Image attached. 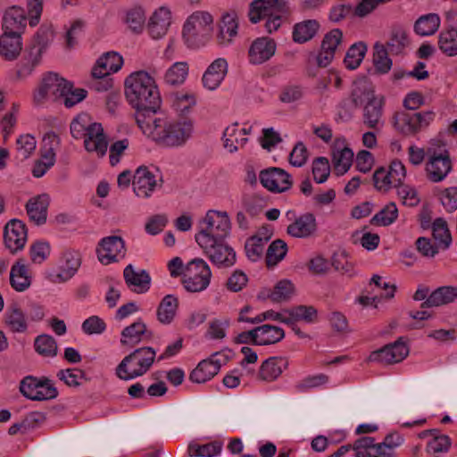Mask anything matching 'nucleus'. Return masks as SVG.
<instances>
[{
    "instance_id": "f257e3e1",
    "label": "nucleus",
    "mask_w": 457,
    "mask_h": 457,
    "mask_svg": "<svg viewBox=\"0 0 457 457\" xmlns=\"http://www.w3.org/2000/svg\"><path fill=\"white\" fill-rule=\"evenodd\" d=\"M136 121L142 132L161 145L179 147L191 137L194 125L187 118L170 119L138 113Z\"/></svg>"
},
{
    "instance_id": "f03ea898",
    "label": "nucleus",
    "mask_w": 457,
    "mask_h": 457,
    "mask_svg": "<svg viewBox=\"0 0 457 457\" xmlns=\"http://www.w3.org/2000/svg\"><path fill=\"white\" fill-rule=\"evenodd\" d=\"M125 94L129 103L138 113L151 115L161 103V96L154 79L145 71L132 72L125 79Z\"/></svg>"
},
{
    "instance_id": "7ed1b4c3",
    "label": "nucleus",
    "mask_w": 457,
    "mask_h": 457,
    "mask_svg": "<svg viewBox=\"0 0 457 457\" xmlns=\"http://www.w3.org/2000/svg\"><path fill=\"white\" fill-rule=\"evenodd\" d=\"M352 98L356 106H363V122L365 125L374 129L382 127L385 104L383 96H377L366 81H360L354 84Z\"/></svg>"
},
{
    "instance_id": "20e7f679",
    "label": "nucleus",
    "mask_w": 457,
    "mask_h": 457,
    "mask_svg": "<svg viewBox=\"0 0 457 457\" xmlns=\"http://www.w3.org/2000/svg\"><path fill=\"white\" fill-rule=\"evenodd\" d=\"M213 17L206 11H195L184 22L182 38L190 49H199L207 45L213 32Z\"/></svg>"
},
{
    "instance_id": "39448f33",
    "label": "nucleus",
    "mask_w": 457,
    "mask_h": 457,
    "mask_svg": "<svg viewBox=\"0 0 457 457\" xmlns=\"http://www.w3.org/2000/svg\"><path fill=\"white\" fill-rule=\"evenodd\" d=\"M156 353L151 347H142L126 356L116 368V375L130 380L147 372L154 363Z\"/></svg>"
},
{
    "instance_id": "423d86ee",
    "label": "nucleus",
    "mask_w": 457,
    "mask_h": 457,
    "mask_svg": "<svg viewBox=\"0 0 457 457\" xmlns=\"http://www.w3.org/2000/svg\"><path fill=\"white\" fill-rule=\"evenodd\" d=\"M283 13L282 0H255L250 5L248 15L253 23L266 19L265 28L271 33L280 27Z\"/></svg>"
},
{
    "instance_id": "0eeeda50",
    "label": "nucleus",
    "mask_w": 457,
    "mask_h": 457,
    "mask_svg": "<svg viewBox=\"0 0 457 457\" xmlns=\"http://www.w3.org/2000/svg\"><path fill=\"white\" fill-rule=\"evenodd\" d=\"M204 255L218 269H228L235 265V250L224 239H210L202 236L197 243Z\"/></svg>"
},
{
    "instance_id": "6e6552de",
    "label": "nucleus",
    "mask_w": 457,
    "mask_h": 457,
    "mask_svg": "<svg viewBox=\"0 0 457 457\" xmlns=\"http://www.w3.org/2000/svg\"><path fill=\"white\" fill-rule=\"evenodd\" d=\"M202 228L195 235L196 243L202 236L210 239H224L231 230V221L227 212L209 210L202 220Z\"/></svg>"
},
{
    "instance_id": "1a4fd4ad",
    "label": "nucleus",
    "mask_w": 457,
    "mask_h": 457,
    "mask_svg": "<svg viewBox=\"0 0 457 457\" xmlns=\"http://www.w3.org/2000/svg\"><path fill=\"white\" fill-rule=\"evenodd\" d=\"M435 113L430 111L411 112H398L394 116V127L404 136H415L434 120Z\"/></svg>"
},
{
    "instance_id": "9d476101",
    "label": "nucleus",
    "mask_w": 457,
    "mask_h": 457,
    "mask_svg": "<svg viewBox=\"0 0 457 457\" xmlns=\"http://www.w3.org/2000/svg\"><path fill=\"white\" fill-rule=\"evenodd\" d=\"M211 278L212 270L207 262L195 258L185 266L183 285L188 292H202L209 287Z\"/></svg>"
},
{
    "instance_id": "9b49d317",
    "label": "nucleus",
    "mask_w": 457,
    "mask_h": 457,
    "mask_svg": "<svg viewBox=\"0 0 457 457\" xmlns=\"http://www.w3.org/2000/svg\"><path fill=\"white\" fill-rule=\"evenodd\" d=\"M453 170V162L447 150L436 151L429 148L427 151L425 174L427 179L438 183L445 180Z\"/></svg>"
},
{
    "instance_id": "f8f14e48",
    "label": "nucleus",
    "mask_w": 457,
    "mask_h": 457,
    "mask_svg": "<svg viewBox=\"0 0 457 457\" xmlns=\"http://www.w3.org/2000/svg\"><path fill=\"white\" fill-rule=\"evenodd\" d=\"M67 82L66 79L59 77L56 73H47L43 77L34 92V102L39 105L60 100L63 92H66Z\"/></svg>"
},
{
    "instance_id": "ddd939ff",
    "label": "nucleus",
    "mask_w": 457,
    "mask_h": 457,
    "mask_svg": "<svg viewBox=\"0 0 457 457\" xmlns=\"http://www.w3.org/2000/svg\"><path fill=\"white\" fill-rule=\"evenodd\" d=\"M20 391L26 398L32 401L51 400L58 395L57 389L49 379L31 376L21 380Z\"/></svg>"
},
{
    "instance_id": "4468645a",
    "label": "nucleus",
    "mask_w": 457,
    "mask_h": 457,
    "mask_svg": "<svg viewBox=\"0 0 457 457\" xmlns=\"http://www.w3.org/2000/svg\"><path fill=\"white\" fill-rule=\"evenodd\" d=\"M97 259L103 265L118 262L126 255L124 240L118 236L102 238L96 247Z\"/></svg>"
},
{
    "instance_id": "2eb2a0df",
    "label": "nucleus",
    "mask_w": 457,
    "mask_h": 457,
    "mask_svg": "<svg viewBox=\"0 0 457 457\" xmlns=\"http://www.w3.org/2000/svg\"><path fill=\"white\" fill-rule=\"evenodd\" d=\"M81 266V254L78 251L68 250L62 253L59 267L48 278L54 284H62L71 279Z\"/></svg>"
},
{
    "instance_id": "dca6fc26",
    "label": "nucleus",
    "mask_w": 457,
    "mask_h": 457,
    "mask_svg": "<svg viewBox=\"0 0 457 457\" xmlns=\"http://www.w3.org/2000/svg\"><path fill=\"white\" fill-rule=\"evenodd\" d=\"M123 65L122 56L116 52H108L102 55L96 62L92 70V75L96 79H105L104 87L97 89L107 90L112 87V79L109 75L115 73L121 69Z\"/></svg>"
},
{
    "instance_id": "f3484780",
    "label": "nucleus",
    "mask_w": 457,
    "mask_h": 457,
    "mask_svg": "<svg viewBox=\"0 0 457 457\" xmlns=\"http://www.w3.org/2000/svg\"><path fill=\"white\" fill-rule=\"evenodd\" d=\"M132 186L137 197H150L158 186L157 170L146 166L138 167L133 175Z\"/></svg>"
},
{
    "instance_id": "a211bd4d",
    "label": "nucleus",
    "mask_w": 457,
    "mask_h": 457,
    "mask_svg": "<svg viewBox=\"0 0 457 457\" xmlns=\"http://www.w3.org/2000/svg\"><path fill=\"white\" fill-rule=\"evenodd\" d=\"M408 354L409 347L401 337L395 343L372 352L369 356V361L384 364H394L404 360Z\"/></svg>"
},
{
    "instance_id": "6ab92c4d",
    "label": "nucleus",
    "mask_w": 457,
    "mask_h": 457,
    "mask_svg": "<svg viewBox=\"0 0 457 457\" xmlns=\"http://www.w3.org/2000/svg\"><path fill=\"white\" fill-rule=\"evenodd\" d=\"M262 185L270 192L281 193L292 186L291 176L280 168L262 170L259 175Z\"/></svg>"
},
{
    "instance_id": "aec40b11",
    "label": "nucleus",
    "mask_w": 457,
    "mask_h": 457,
    "mask_svg": "<svg viewBox=\"0 0 457 457\" xmlns=\"http://www.w3.org/2000/svg\"><path fill=\"white\" fill-rule=\"evenodd\" d=\"M4 241L6 248L12 253L24 248L27 242V228L19 220H12L4 227Z\"/></svg>"
},
{
    "instance_id": "412c9836",
    "label": "nucleus",
    "mask_w": 457,
    "mask_h": 457,
    "mask_svg": "<svg viewBox=\"0 0 457 457\" xmlns=\"http://www.w3.org/2000/svg\"><path fill=\"white\" fill-rule=\"evenodd\" d=\"M171 24V12L166 6H161L154 11L148 19L146 29L151 38L163 37Z\"/></svg>"
},
{
    "instance_id": "4be33fe9",
    "label": "nucleus",
    "mask_w": 457,
    "mask_h": 457,
    "mask_svg": "<svg viewBox=\"0 0 457 457\" xmlns=\"http://www.w3.org/2000/svg\"><path fill=\"white\" fill-rule=\"evenodd\" d=\"M228 63L225 58H217L210 63L202 77V84L210 91L217 89L228 74Z\"/></svg>"
},
{
    "instance_id": "5701e85b",
    "label": "nucleus",
    "mask_w": 457,
    "mask_h": 457,
    "mask_svg": "<svg viewBox=\"0 0 457 457\" xmlns=\"http://www.w3.org/2000/svg\"><path fill=\"white\" fill-rule=\"evenodd\" d=\"M343 33L335 29L328 32L321 43V49L317 56V63L320 67H327L334 59L336 52L340 47Z\"/></svg>"
},
{
    "instance_id": "b1692460",
    "label": "nucleus",
    "mask_w": 457,
    "mask_h": 457,
    "mask_svg": "<svg viewBox=\"0 0 457 457\" xmlns=\"http://www.w3.org/2000/svg\"><path fill=\"white\" fill-rule=\"evenodd\" d=\"M252 127H239L238 123L228 126L223 132V146L230 154L243 148L247 141V135L251 133Z\"/></svg>"
},
{
    "instance_id": "393cba45",
    "label": "nucleus",
    "mask_w": 457,
    "mask_h": 457,
    "mask_svg": "<svg viewBox=\"0 0 457 457\" xmlns=\"http://www.w3.org/2000/svg\"><path fill=\"white\" fill-rule=\"evenodd\" d=\"M276 43L270 37H258L248 50L249 62L254 65L262 64L269 61L276 52Z\"/></svg>"
},
{
    "instance_id": "a878e982",
    "label": "nucleus",
    "mask_w": 457,
    "mask_h": 457,
    "mask_svg": "<svg viewBox=\"0 0 457 457\" xmlns=\"http://www.w3.org/2000/svg\"><path fill=\"white\" fill-rule=\"evenodd\" d=\"M85 149L94 153L97 156H104L106 154L108 143L101 123L95 122L83 136Z\"/></svg>"
},
{
    "instance_id": "bb28decb",
    "label": "nucleus",
    "mask_w": 457,
    "mask_h": 457,
    "mask_svg": "<svg viewBox=\"0 0 457 457\" xmlns=\"http://www.w3.org/2000/svg\"><path fill=\"white\" fill-rule=\"evenodd\" d=\"M317 229L318 225L315 216L311 212H305L295 218L287 226V232L295 238H307L314 236Z\"/></svg>"
},
{
    "instance_id": "cd10ccee",
    "label": "nucleus",
    "mask_w": 457,
    "mask_h": 457,
    "mask_svg": "<svg viewBox=\"0 0 457 457\" xmlns=\"http://www.w3.org/2000/svg\"><path fill=\"white\" fill-rule=\"evenodd\" d=\"M353 159V151L346 146L344 137H337L334 142L333 162L337 175L345 174L351 167Z\"/></svg>"
},
{
    "instance_id": "c85d7f7f",
    "label": "nucleus",
    "mask_w": 457,
    "mask_h": 457,
    "mask_svg": "<svg viewBox=\"0 0 457 457\" xmlns=\"http://www.w3.org/2000/svg\"><path fill=\"white\" fill-rule=\"evenodd\" d=\"M123 277L127 286L137 294H145L150 289L151 277L145 270H136L129 264L123 270Z\"/></svg>"
},
{
    "instance_id": "c756f323",
    "label": "nucleus",
    "mask_w": 457,
    "mask_h": 457,
    "mask_svg": "<svg viewBox=\"0 0 457 457\" xmlns=\"http://www.w3.org/2000/svg\"><path fill=\"white\" fill-rule=\"evenodd\" d=\"M288 361L285 357L273 356L265 360L258 371V379L265 382H273L287 369Z\"/></svg>"
},
{
    "instance_id": "7c9ffc66",
    "label": "nucleus",
    "mask_w": 457,
    "mask_h": 457,
    "mask_svg": "<svg viewBox=\"0 0 457 457\" xmlns=\"http://www.w3.org/2000/svg\"><path fill=\"white\" fill-rule=\"evenodd\" d=\"M219 353H213L210 358L201 361L190 374V379L195 383H204L218 374L221 361Z\"/></svg>"
},
{
    "instance_id": "2f4dec72",
    "label": "nucleus",
    "mask_w": 457,
    "mask_h": 457,
    "mask_svg": "<svg viewBox=\"0 0 457 457\" xmlns=\"http://www.w3.org/2000/svg\"><path fill=\"white\" fill-rule=\"evenodd\" d=\"M45 48L46 44L41 39H37L30 45L18 70L19 76L26 77L33 71L35 67L40 63Z\"/></svg>"
},
{
    "instance_id": "473e14b6",
    "label": "nucleus",
    "mask_w": 457,
    "mask_h": 457,
    "mask_svg": "<svg viewBox=\"0 0 457 457\" xmlns=\"http://www.w3.org/2000/svg\"><path fill=\"white\" fill-rule=\"evenodd\" d=\"M22 46L19 32H4L0 37V55L6 61H13L20 55Z\"/></svg>"
},
{
    "instance_id": "72a5a7b5",
    "label": "nucleus",
    "mask_w": 457,
    "mask_h": 457,
    "mask_svg": "<svg viewBox=\"0 0 457 457\" xmlns=\"http://www.w3.org/2000/svg\"><path fill=\"white\" fill-rule=\"evenodd\" d=\"M238 16L236 12H228L222 15L218 34V42L220 46H227L237 35Z\"/></svg>"
},
{
    "instance_id": "f704fd0d",
    "label": "nucleus",
    "mask_w": 457,
    "mask_h": 457,
    "mask_svg": "<svg viewBox=\"0 0 457 457\" xmlns=\"http://www.w3.org/2000/svg\"><path fill=\"white\" fill-rule=\"evenodd\" d=\"M252 310V307L249 305H246L243 307L240 312L237 318L238 322H246L250 324H258L262 323L265 320H272V321H278L280 323L287 324L290 322V320L287 319V309L283 310L281 312H276L274 310H267L263 312L259 313L253 318L249 317H244V312H249Z\"/></svg>"
},
{
    "instance_id": "c9c22d12",
    "label": "nucleus",
    "mask_w": 457,
    "mask_h": 457,
    "mask_svg": "<svg viewBox=\"0 0 457 457\" xmlns=\"http://www.w3.org/2000/svg\"><path fill=\"white\" fill-rule=\"evenodd\" d=\"M49 196L42 194L29 199L26 204L27 213L37 225L44 224L47 217Z\"/></svg>"
},
{
    "instance_id": "e433bc0d",
    "label": "nucleus",
    "mask_w": 457,
    "mask_h": 457,
    "mask_svg": "<svg viewBox=\"0 0 457 457\" xmlns=\"http://www.w3.org/2000/svg\"><path fill=\"white\" fill-rule=\"evenodd\" d=\"M5 328L12 333H25L28 322L24 312L17 304L9 306L3 317Z\"/></svg>"
},
{
    "instance_id": "4c0bfd02",
    "label": "nucleus",
    "mask_w": 457,
    "mask_h": 457,
    "mask_svg": "<svg viewBox=\"0 0 457 457\" xmlns=\"http://www.w3.org/2000/svg\"><path fill=\"white\" fill-rule=\"evenodd\" d=\"M255 345H270L280 342L285 337V331L282 328L264 324L254 328Z\"/></svg>"
},
{
    "instance_id": "58836bf2",
    "label": "nucleus",
    "mask_w": 457,
    "mask_h": 457,
    "mask_svg": "<svg viewBox=\"0 0 457 457\" xmlns=\"http://www.w3.org/2000/svg\"><path fill=\"white\" fill-rule=\"evenodd\" d=\"M10 283L17 292H23L30 287L31 277L29 268L22 260L17 261L10 271Z\"/></svg>"
},
{
    "instance_id": "ea45409f",
    "label": "nucleus",
    "mask_w": 457,
    "mask_h": 457,
    "mask_svg": "<svg viewBox=\"0 0 457 457\" xmlns=\"http://www.w3.org/2000/svg\"><path fill=\"white\" fill-rule=\"evenodd\" d=\"M179 308V299L174 295H166L160 302L156 309L157 320L162 325H170L173 322Z\"/></svg>"
},
{
    "instance_id": "a19ab883",
    "label": "nucleus",
    "mask_w": 457,
    "mask_h": 457,
    "mask_svg": "<svg viewBox=\"0 0 457 457\" xmlns=\"http://www.w3.org/2000/svg\"><path fill=\"white\" fill-rule=\"evenodd\" d=\"M27 17L22 8L12 6L8 8L3 18L4 32H19L20 34L26 26Z\"/></svg>"
},
{
    "instance_id": "79ce46f5",
    "label": "nucleus",
    "mask_w": 457,
    "mask_h": 457,
    "mask_svg": "<svg viewBox=\"0 0 457 457\" xmlns=\"http://www.w3.org/2000/svg\"><path fill=\"white\" fill-rule=\"evenodd\" d=\"M122 21L126 28L136 35H139L144 31L145 27L146 16L144 8L135 6L124 13Z\"/></svg>"
},
{
    "instance_id": "37998d69",
    "label": "nucleus",
    "mask_w": 457,
    "mask_h": 457,
    "mask_svg": "<svg viewBox=\"0 0 457 457\" xmlns=\"http://www.w3.org/2000/svg\"><path fill=\"white\" fill-rule=\"evenodd\" d=\"M457 298V287H441L433 291L427 300L422 303V307H434L450 303Z\"/></svg>"
},
{
    "instance_id": "c03bdc74",
    "label": "nucleus",
    "mask_w": 457,
    "mask_h": 457,
    "mask_svg": "<svg viewBox=\"0 0 457 457\" xmlns=\"http://www.w3.org/2000/svg\"><path fill=\"white\" fill-rule=\"evenodd\" d=\"M441 19L436 13L421 15L414 23V32L420 37L434 35L439 29Z\"/></svg>"
},
{
    "instance_id": "a18cd8bd",
    "label": "nucleus",
    "mask_w": 457,
    "mask_h": 457,
    "mask_svg": "<svg viewBox=\"0 0 457 457\" xmlns=\"http://www.w3.org/2000/svg\"><path fill=\"white\" fill-rule=\"evenodd\" d=\"M169 101L175 112L186 114L196 104V96L191 92L179 91L170 94Z\"/></svg>"
},
{
    "instance_id": "49530a36",
    "label": "nucleus",
    "mask_w": 457,
    "mask_h": 457,
    "mask_svg": "<svg viewBox=\"0 0 457 457\" xmlns=\"http://www.w3.org/2000/svg\"><path fill=\"white\" fill-rule=\"evenodd\" d=\"M437 45L445 55L450 57L457 55V29L442 30L438 35Z\"/></svg>"
},
{
    "instance_id": "de8ad7c7",
    "label": "nucleus",
    "mask_w": 457,
    "mask_h": 457,
    "mask_svg": "<svg viewBox=\"0 0 457 457\" xmlns=\"http://www.w3.org/2000/svg\"><path fill=\"white\" fill-rule=\"evenodd\" d=\"M188 71L187 62H176L166 71L164 81L171 86L182 85L188 76Z\"/></svg>"
},
{
    "instance_id": "09e8293b",
    "label": "nucleus",
    "mask_w": 457,
    "mask_h": 457,
    "mask_svg": "<svg viewBox=\"0 0 457 457\" xmlns=\"http://www.w3.org/2000/svg\"><path fill=\"white\" fill-rule=\"evenodd\" d=\"M145 332V324L142 321H136L122 330L120 343L123 345L133 346L142 341Z\"/></svg>"
},
{
    "instance_id": "8fccbe9b",
    "label": "nucleus",
    "mask_w": 457,
    "mask_h": 457,
    "mask_svg": "<svg viewBox=\"0 0 457 457\" xmlns=\"http://www.w3.org/2000/svg\"><path fill=\"white\" fill-rule=\"evenodd\" d=\"M287 325L294 326L297 321L312 323L317 319V310L312 306L299 305L287 309Z\"/></svg>"
},
{
    "instance_id": "3c124183",
    "label": "nucleus",
    "mask_w": 457,
    "mask_h": 457,
    "mask_svg": "<svg viewBox=\"0 0 457 457\" xmlns=\"http://www.w3.org/2000/svg\"><path fill=\"white\" fill-rule=\"evenodd\" d=\"M319 29V24L314 20H308L295 25L293 39L295 42L303 44L312 39Z\"/></svg>"
},
{
    "instance_id": "603ef678",
    "label": "nucleus",
    "mask_w": 457,
    "mask_h": 457,
    "mask_svg": "<svg viewBox=\"0 0 457 457\" xmlns=\"http://www.w3.org/2000/svg\"><path fill=\"white\" fill-rule=\"evenodd\" d=\"M409 43L406 31L402 28H395L390 33L386 46L392 54H400L409 46Z\"/></svg>"
},
{
    "instance_id": "864d4df0",
    "label": "nucleus",
    "mask_w": 457,
    "mask_h": 457,
    "mask_svg": "<svg viewBox=\"0 0 457 457\" xmlns=\"http://www.w3.org/2000/svg\"><path fill=\"white\" fill-rule=\"evenodd\" d=\"M373 62L376 71L381 74L387 73L392 68V60L388 56V51L384 44L374 45Z\"/></svg>"
},
{
    "instance_id": "5fc2aeb1",
    "label": "nucleus",
    "mask_w": 457,
    "mask_h": 457,
    "mask_svg": "<svg viewBox=\"0 0 457 457\" xmlns=\"http://www.w3.org/2000/svg\"><path fill=\"white\" fill-rule=\"evenodd\" d=\"M37 140L30 134L21 135L16 140V158L24 161L35 152Z\"/></svg>"
},
{
    "instance_id": "6e6d98bb",
    "label": "nucleus",
    "mask_w": 457,
    "mask_h": 457,
    "mask_svg": "<svg viewBox=\"0 0 457 457\" xmlns=\"http://www.w3.org/2000/svg\"><path fill=\"white\" fill-rule=\"evenodd\" d=\"M452 445L450 437L443 434H435L426 446V452L432 457H439L440 454L449 451Z\"/></svg>"
},
{
    "instance_id": "4d7b16f0",
    "label": "nucleus",
    "mask_w": 457,
    "mask_h": 457,
    "mask_svg": "<svg viewBox=\"0 0 457 457\" xmlns=\"http://www.w3.org/2000/svg\"><path fill=\"white\" fill-rule=\"evenodd\" d=\"M287 253V244L280 239L273 241L268 247L266 253V264L269 268L276 266L281 262Z\"/></svg>"
},
{
    "instance_id": "13d9d810",
    "label": "nucleus",
    "mask_w": 457,
    "mask_h": 457,
    "mask_svg": "<svg viewBox=\"0 0 457 457\" xmlns=\"http://www.w3.org/2000/svg\"><path fill=\"white\" fill-rule=\"evenodd\" d=\"M230 326V319L227 317L212 320L208 324L205 337L212 340H222L227 336V329Z\"/></svg>"
},
{
    "instance_id": "bf43d9fd",
    "label": "nucleus",
    "mask_w": 457,
    "mask_h": 457,
    "mask_svg": "<svg viewBox=\"0 0 457 457\" xmlns=\"http://www.w3.org/2000/svg\"><path fill=\"white\" fill-rule=\"evenodd\" d=\"M268 238L253 236L248 238L245 244V251L247 258L252 262L259 261L264 253Z\"/></svg>"
},
{
    "instance_id": "052dcab7",
    "label": "nucleus",
    "mask_w": 457,
    "mask_h": 457,
    "mask_svg": "<svg viewBox=\"0 0 457 457\" xmlns=\"http://www.w3.org/2000/svg\"><path fill=\"white\" fill-rule=\"evenodd\" d=\"M367 47L363 43L353 44L346 52L344 62L349 70H354L362 62Z\"/></svg>"
},
{
    "instance_id": "680f3d73",
    "label": "nucleus",
    "mask_w": 457,
    "mask_h": 457,
    "mask_svg": "<svg viewBox=\"0 0 457 457\" xmlns=\"http://www.w3.org/2000/svg\"><path fill=\"white\" fill-rule=\"evenodd\" d=\"M328 382V377L325 374L311 375L297 382L295 385V390L297 393H307L326 385Z\"/></svg>"
},
{
    "instance_id": "e2e57ef3",
    "label": "nucleus",
    "mask_w": 457,
    "mask_h": 457,
    "mask_svg": "<svg viewBox=\"0 0 457 457\" xmlns=\"http://www.w3.org/2000/svg\"><path fill=\"white\" fill-rule=\"evenodd\" d=\"M94 123L90 115L85 112L79 113L71 123V136L76 139L82 138Z\"/></svg>"
},
{
    "instance_id": "0e129e2a",
    "label": "nucleus",
    "mask_w": 457,
    "mask_h": 457,
    "mask_svg": "<svg viewBox=\"0 0 457 457\" xmlns=\"http://www.w3.org/2000/svg\"><path fill=\"white\" fill-rule=\"evenodd\" d=\"M294 290V285L291 281L284 279L278 282L267 296L274 303H281L291 298Z\"/></svg>"
},
{
    "instance_id": "69168bd1",
    "label": "nucleus",
    "mask_w": 457,
    "mask_h": 457,
    "mask_svg": "<svg viewBox=\"0 0 457 457\" xmlns=\"http://www.w3.org/2000/svg\"><path fill=\"white\" fill-rule=\"evenodd\" d=\"M397 217L398 209L395 204L389 203L371 219V223L378 226H388L394 223Z\"/></svg>"
},
{
    "instance_id": "338daca9",
    "label": "nucleus",
    "mask_w": 457,
    "mask_h": 457,
    "mask_svg": "<svg viewBox=\"0 0 457 457\" xmlns=\"http://www.w3.org/2000/svg\"><path fill=\"white\" fill-rule=\"evenodd\" d=\"M35 349L40 355L54 357L57 353V344L53 337L41 335L35 340Z\"/></svg>"
},
{
    "instance_id": "774afa93",
    "label": "nucleus",
    "mask_w": 457,
    "mask_h": 457,
    "mask_svg": "<svg viewBox=\"0 0 457 457\" xmlns=\"http://www.w3.org/2000/svg\"><path fill=\"white\" fill-rule=\"evenodd\" d=\"M352 239L354 244L359 243L363 248L368 251L377 249L379 245L380 238L378 234L370 232H363L356 230L352 235Z\"/></svg>"
}]
</instances>
